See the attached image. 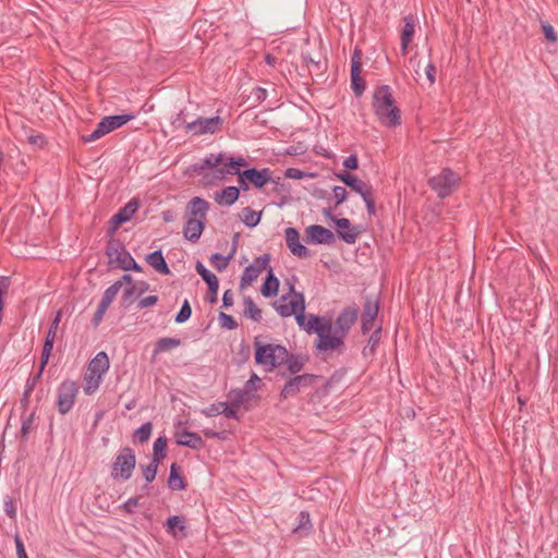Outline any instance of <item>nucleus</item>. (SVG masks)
Segmentation results:
<instances>
[{"label":"nucleus","instance_id":"obj_41","mask_svg":"<svg viewBox=\"0 0 558 558\" xmlns=\"http://www.w3.org/2000/svg\"><path fill=\"white\" fill-rule=\"evenodd\" d=\"M53 342H54V339L45 338V343H44L41 356H40V367H39V371L37 372V379L40 377L45 365L48 363L50 353L53 348Z\"/></svg>","mask_w":558,"mask_h":558},{"label":"nucleus","instance_id":"obj_5","mask_svg":"<svg viewBox=\"0 0 558 558\" xmlns=\"http://www.w3.org/2000/svg\"><path fill=\"white\" fill-rule=\"evenodd\" d=\"M316 349L319 352H342L344 349V337L332 330L331 320H325V327L317 329Z\"/></svg>","mask_w":558,"mask_h":558},{"label":"nucleus","instance_id":"obj_46","mask_svg":"<svg viewBox=\"0 0 558 558\" xmlns=\"http://www.w3.org/2000/svg\"><path fill=\"white\" fill-rule=\"evenodd\" d=\"M191 315H192V308H191L190 302L187 300H184L181 305L180 311L175 315L174 320L178 324H182V323H185L186 320H189Z\"/></svg>","mask_w":558,"mask_h":558},{"label":"nucleus","instance_id":"obj_13","mask_svg":"<svg viewBox=\"0 0 558 558\" xmlns=\"http://www.w3.org/2000/svg\"><path fill=\"white\" fill-rule=\"evenodd\" d=\"M379 311V301L376 296L367 295L363 305L361 330L364 335L374 328L375 319Z\"/></svg>","mask_w":558,"mask_h":558},{"label":"nucleus","instance_id":"obj_7","mask_svg":"<svg viewBox=\"0 0 558 558\" xmlns=\"http://www.w3.org/2000/svg\"><path fill=\"white\" fill-rule=\"evenodd\" d=\"M460 177L449 168H445L437 175L429 178V187L437 193L440 198L450 195L459 182Z\"/></svg>","mask_w":558,"mask_h":558},{"label":"nucleus","instance_id":"obj_61","mask_svg":"<svg viewBox=\"0 0 558 558\" xmlns=\"http://www.w3.org/2000/svg\"><path fill=\"white\" fill-rule=\"evenodd\" d=\"M425 74L427 76V80L430 85H433L436 81V66L432 61H428V63L424 66Z\"/></svg>","mask_w":558,"mask_h":558},{"label":"nucleus","instance_id":"obj_15","mask_svg":"<svg viewBox=\"0 0 558 558\" xmlns=\"http://www.w3.org/2000/svg\"><path fill=\"white\" fill-rule=\"evenodd\" d=\"M359 308L356 306L344 307L336 318L332 330L345 338L351 327L355 324Z\"/></svg>","mask_w":558,"mask_h":558},{"label":"nucleus","instance_id":"obj_8","mask_svg":"<svg viewBox=\"0 0 558 558\" xmlns=\"http://www.w3.org/2000/svg\"><path fill=\"white\" fill-rule=\"evenodd\" d=\"M272 306L281 317L294 315L298 325L304 327L305 298L303 293H295V299H291L289 304L272 303Z\"/></svg>","mask_w":558,"mask_h":558},{"label":"nucleus","instance_id":"obj_39","mask_svg":"<svg viewBox=\"0 0 558 558\" xmlns=\"http://www.w3.org/2000/svg\"><path fill=\"white\" fill-rule=\"evenodd\" d=\"M262 217V213H256L250 207H244L242 209L241 219L247 227H255L259 223Z\"/></svg>","mask_w":558,"mask_h":558},{"label":"nucleus","instance_id":"obj_9","mask_svg":"<svg viewBox=\"0 0 558 558\" xmlns=\"http://www.w3.org/2000/svg\"><path fill=\"white\" fill-rule=\"evenodd\" d=\"M222 124L223 120L219 116L211 118L199 117L195 121L184 124V129L194 136H201L221 131Z\"/></svg>","mask_w":558,"mask_h":558},{"label":"nucleus","instance_id":"obj_20","mask_svg":"<svg viewBox=\"0 0 558 558\" xmlns=\"http://www.w3.org/2000/svg\"><path fill=\"white\" fill-rule=\"evenodd\" d=\"M284 233L287 246L293 255L300 258L311 256V251L300 242V233L295 228L289 227L286 229Z\"/></svg>","mask_w":558,"mask_h":558},{"label":"nucleus","instance_id":"obj_60","mask_svg":"<svg viewBox=\"0 0 558 558\" xmlns=\"http://www.w3.org/2000/svg\"><path fill=\"white\" fill-rule=\"evenodd\" d=\"M208 287V295H207V301L211 304L216 303L218 298H217V294H218V289H219V281H216L214 283H210L207 286Z\"/></svg>","mask_w":558,"mask_h":558},{"label":"nucleus","instance_id":"obj_4","mask_svg":"<svg viewBox=\"0 0 558 558\" xmlns=\"http://www.w3.org/2000/svg\"><path fill=\"white\" fill-rule=\"evenodd\" d=\"M135 118L134 114H114L104 117L96 125V129L88 135H82L84 143L95 142L106 134L121 128Z\"/></svg>","mask_w":558,"mask_h":558},{"label":"nucleus","instance_id":"obj_11","mask_svg":"<svg viewBox=\"0 0 558 558\" xmlns=\"http://www.w3.org/2000/svg\"><path fill=\"white\" fill-rule=\"evenodd\" d=\"M106 255L109 258V264L114 265L117 268L123 269L126 263H130L132 256L123 243L117 239H110L106 246Z\"/></svg>","mask_w":558,"mask_h":558},{"label":"nucleus","instance_id":"obj_22","mask_svg":"<svg viewBox=\"0 0 558 558\" xmlns=\"http://www.w3.org/2000/svg\"><path fill=\"white\" fill-rule=\"evenodd\" d=\"M244 177L256 189H260L271 181V171L268 168L256 169L250 168L244 170Z\"/></svg>","mask_w":558,"mask_h":558},{"label":"nucleus","instance_id":"obj_52","mask_svg":"<svg viewBox=\"0 0 558 558\" xmlns=\"http://www.w3.org/2000/svg\"><path fill=\"white\" fill-rule=\"evenodd\" d=\"M109 305L106 304L105 302L100 301L95 314H94V317L92 319V324L93 326L96 328L99 326V324L101 323L102 318H104V315L106 314L107 310H108Z\"/></svg>","mask_w":558,"mask_h":558},{"label":"nucleus","instance_id":"obj_35","mask_svg":"<svg viewBox=\"0 0 558 558\" xmlns=\"http://www.w3.org/2000/svg\"><path fill=\"white\" fill-rule=\"evenodd\" d=\"M166 527H167V531L171 534H173L174 536L177 535V531H180L183 536L186 535V525H185V520L183 517H180V515H171L167 519V522H166Z\"/></svg>","mask_w":558,"mask_h":558},{"label":"nucleus","instance_id":"obj_36","mask_svg":"<svg viewBox=\"0 0 558 558\" xmlns=\"http://www.w3.org/2000/svg\"><path fill=\"white\" fill-rule=\"evenodd\" d=\"M167 437L165 436H160L158 437L155 442H154V447H153V458L151 460L157 462V463H160L167 456Z\"/></svg>","mask_w":558,"mask_h":558},{"label":"nucleus","instance_id":"obj_28","mask_svg":"<svg viewBox=\"0 0 558 558\" xmlns=\"http://www.w3.org/2000/svg\"><path fill=\"white\" fill-rule=\"evenodd\" d=\"M279 279L274 275L271 268H269L268 274L263 282L260 288V293L265 298H271L277 295L279 290Z\"/></svg>","mask_w":558,"mask_h":558},{"label":"nucleus","instance_id":"obj_59","mask_svg":"<svg viewBox=\"0 0 558 558\" xmlns=\"http://www.w3.org/2000/svg\"><path fill=\"white\" fill-rule=\"evenodd\" d=\"M230 173L238 175V182H239V191H248L250 190V182L244 177V171H240L239 169H235L234 171H229Z\"/></svg>","mask_w":558,"mask_h":558},{"label":"nucleus","instance_id":"obj_40","mask_svg":"<svg viewBox=\"0 0 558 558\" xmlns=\"http://www.w3.org/2000/svg\"><path fill=\"white\" fill-rule=\"evenodd\" d=\"M380 331L381 327L379 326L377 329H375L372 335L369 336L367 344L364 347L362 353L364 356H368L374 354L379 341H380Z\"/></svg>","mask_w":558,"mask_h":558},{"label":"nucleus","instance_id":"obj_62","mask_svg":"<svg viewBox=\"0 0 558 558\" xmlns=\"http://www.w3.org/2000/svg\"><path fill=\"white\" fill-rule=\"evenodd\" d=\"M136 288L134 284L126 287L122 293V301L125 304H131L134 300Z\"/></svg>","mask_w":558,"mask_h":558},{"label":"nucleus","instance_id":"obj_51","mask_svg":"<svg viewBox=\"0 0 558 558\" xmlns=\"http://www.w3.org/2000/svg\"><path fill=\"white\" fill-rule=\"evenodd\" d=\"M35 387V376H29L26 383V389L23 395V398L21 399V407L25 410L28 407L29 403V396L32 390Z\"/></svg>","mask_w":558,"mask_h":558},{"label":"nucleus","instance_id":"obj_29","mask_svg":"<svg viewBox=\"0 0 558 558\" xmlns=\"http://www.w3.org/2000/svg\"><path fill=\"white\" fill-rule=\"evenodd\" d=\"M239 196V187L227 186L216 194L215 201L220 205L231 206L238 201Z\"/></svg>","mask_w":558,"mask_h":558},{"label":"nucleus","instance_id":"obj_3","mask_svg":"<svg viewBox=\"0 0 558 558\" xmlns=\"http://www.w3.org/2000/svg\"><path fill=\"white\" fill-rule=\"evenodd\" d=\"M136 466V456L132 448L123 447L119 450L111 466V477L113 480L128 481L132 477Z\"/></svg>","mask_w":558,"mask_h":558},{"label":"nucleus","instance_id":"obj_21","mask_svg":"<svg viewBox=\"0 0 558 558\" xmlns=\"http://www.w3.org/2000/svg\"><path fill=\"white\" fill-rule=\"evenodd\" d=\"M209 208L210 204L206 199L199 196L192 197L186 205V218L206 221Z\"/></svg>","mask_w":558,"mask_h":558},{"label":"nucleus","instance_id":"obj_31","mask_svg":"<svg viewBox=\"0 0 558 558\" xmlns=\"http://www.w3.org/2000/svg\"><path fill=\"white\" fill-rule=\"evenodd\" d=\"M168 486L172 490H184L186 488V483L181 476L180 466L177 463H172L170 466Z\"/></svg>","mask_w":558,"mask_h":558},{"label":"nucleus","instance_id":"obj_45","mask_svg":"<svg viewBox=\"0 0 558 558\" xmlns=\"http://www.w3.org/2000/svg\"><path fill=\"white\" fill-rule=\"evenodd\" d=\"M120 290H121V283L120 282L112 283L110 287H108L105 290V292L102 294L101 301L110 306V304L116 299V296H117V294L119 293Z\"/></svg>","mask_w":558,"mask_h":558},{"label":"nucleus","instance_id":"obj_17","mask_svg":"<svg viewBox=\"0 0 558 558\" xmlns=\"http://www.w3.org/2000/svg\"><path fill=\"white\" fill-rule=\"evenodd\" d=\"M335 241V234L320 225H311L305 229L306 243L331 245Z\"/></svg>","mask_w":558,"mask_h":558},{"label":"nucleus","instance_id":"obj_33","mask_svg":"<svg viewBox=\"0 0 558 558\" xmlns=\"http://www.w3.org/2000/svg\"><path fill=\"white\" fill-rule=\"evenodd\" d=\"M222 160H223V156L221 154H219V155L210 154L205 159H203L201 162L195 163L193 166V170L197 173H201L205 169L216 168L217 166H219L222 162Z\"/></svg>","mask_w":558,"mask_h":558},{"label":"nucleus","instance_id":"obj_32","mask_svg":"<svg viewBox=\"0 0 558 558\" xmlns=\"http://www.w3.org/2000/svg\"><path fill=\"white\" fill-rule=\"evenodd\" d=\"M244 316L259 323L263 318L262 310L255 304L251 296L243 298Z\"/></svg>","mask_w":558,"mask_h":558},{"label":"nucleus","instance_id":"obj_23","mask_svg":"<svg viewBox=\"0 0 558 558\" xmlns=\"http://www.w3.org/2000/svg\"><path fill=\"white\" fill-rule=\"evenodd\" d=\"M205 223L206 221L202 219L186 218L183 227L184 238L192 243H196L205 229Z\"/></svg>","mask_w":558,"mask_h":558},{"label":"nucleus","instance_id":"obj_53","mask_svg":"<svg viewBox=\"0 0 558 558\" xmlns=\"http://www.w3.org/2000/svg\"><path fill=\"white\" fill-rule=\"evenodd\" d=\"M269 260V254H264L262 256L256 257L253 264H251L250 266H253L255 270H258V274L260 275L262 271L268 267Z\"/></svg>","mask_w":558,"mask_h":558},{"label":"nucleus","instance_id":"obj_48","mask_svg":"<svg viewBox=\"0 0 558 558\" xmlns=\"http://www.w3.org/2000/svg\"><path fill=\"white\" fill-rule=\"evenodd\" d=\"M35 417V411H32L29 415L23 420L21 427V440H26L31 432L33 430V420Z\"/></svg>","mask_w":558,"mask_h":558},{"label":"nucleus","instance_id":"obj_14","mask_svg":"<svg viewBox=\"0 0 558 558\" xmlns=\"http://www.w3.org/2000/svg\"><path fill=\"white\" fill-rule=\"evenodd\" d=\"M361 72L362 52L360 49L355 48L351 57V87L356 97L362 96L366 87Z\"/></svg>","mask_w":558,"mask_h":558},{"label":"nucleus","instance_id":"obj_58","mask_svg":"<svg viewBox=\"0 0 558 558\" xmlns=\"http://www.w3.org/2000/svg\"><path fill=\"white\" fill-rule=\"evenodd\" d=\"M333 196L336 198L335 206L338 207L340 204H342L347 199V190L343 186L337 185L332 189Z\"/></svg>","mask_w":558,"mask_h":558},{"label":"nucleus","instance_id":"obj_27","mask_svg":"<svg viewBox=\"0 0 558 558\" xmlns=\"http://www.w3.org/2000/svg\"><path fill=\"white\" fill-rule=\"evenodd\" d=\"M146 262L159 274L169 275L170 268L160 250L154 251L146 256Z\"/></svg>","mask_w":558,"mask_h":558},{"label":"nucleus","instance_id":"obj_49","mask_svg":"<svg viewBox=\"0 0 558 558\" xmlns=\"http://www.w3.org/2000/svg\"><path fill=\"white\" fill-rule=\"evenodd\" d=\"M320 327H325V322L319 316L310 314L307 325L305 326L306 331H314L317 335V329Z\"/></svg>","mask_w":558,"mask_h":558},{"label":"nucleus","instance_id":"obj_10","mask_svg":"<svg viewBox=\"0 0 558 558\" xmlns=\"http://www.w3.org/2000/svg\"><path fill=\"white\" fill-rule=\"evenodd\" d=\"M109 369V357L106 352H99L89 362L87 372L90 373V379H95L94 386H86L85 392L90 393L98 388L101 376Z\"/></svg>","mask_w":558,"mask_h":558},{"label":"nucleus","instance_id":"obj_16","mask_svg":"<svg viewBox=\"0 0 558 558\" xmlns=\"http://www.w3.org/2000/svg\"><path fill=\"white\" fill-rule=\"evenodd\" d=\"M138 201L133 198L125 206L120 208L109 220L108 234H114L122 223L129 221L138 209Z\"/></svg>","mask_w":558,"mask_h":558},{"label":"nucleus","instance_id":"obj_30","mask_svg":"<svg viewBox=\"0 0 558 558\" xmlns=\"http://www.w3.org/2000/svg\"><path fill=\"white\" fill-rule=\"evenodd\" d=\"M228 398L233 407L240 408L241 405H245L251 402L254 399V393L245 388L234 389L229 392Z\"/></svg>","mask_w":558,"mask_h":558},{"label":"nucleus","instance_id":"obj_19","mask_svg":"<svg viewBox=\"0 0 558 558\" xmlns=\"http://www.w3.org/2000/svg\"><path fill=\"white\" fill-rule=\"evenodd\" d=\"M338 228V236L348 244H354L362 230L357 226H352L348 218L333 219Z\"/></svg>","mask_w":558,"mask_h":558},{"label":"nucleus","instance_id":"obj_25","mask_svg":"<svg viewBox=\"0 0 558 558\" xmlns=\"http://www.w3.org/2000/svg\"><path fill=\"white\" fill-rule=\"evenodd\" d=\"M338 178L352 191L356 192L362 196V193H366L372 187L367 185L364 181L359 179L356 175L351 174L347 171H343L342 173L338 174Z\"/></svg>","mask_w":558,"mask_h":558},{"label":"nucleus","instance_id":"obj_37","mask_svg":"<svg viewBox=\"0 0 558 558\" xmlns=\"http://www.w3.org/2000/svg\"><path fill=\"white\" fill-rule=\"evenodd\" d=\"M153 430V425L150 422H146L141 425L133 434V441L145 444L148 441Z\"/></svg>","mask_w":558,"mask_h":558},{"label":"nucleus","instance_id":"obj_64","mask_svg":"<svg viewBox=\"0 0 558 558\" xmlns=\"http://www.w3.org/2000/svg\"><path fill=\"white\" fill-rule=\"evenodd\" d=\"M284 177L289 179L301 180L306 177V173L296 168H288L284 172Z\"/></svg>","mask_w":558,"mask_h":558},{"label":"nucleus","instance_id":"obj_26","mask_svg":"<svg viewBox=\"0 0 558 558\" xmlns=\"http://www.w3.org/2000/svg\"><path fill=\"white\" fill-rule=\"evenodd\" d=\"M179 446L189 447L191 449H201L204 447V440L194 432L183 430L177 439Z\"/></svg>","mask_w":558,"mask_h":558},{"label":"nucleus","instance_id":"obj_47","mask_svg":"<svg viewBox=\"0 0 558 558\" xmlns=\"http://www.w3.org/2000/svg\"><path fill=\"white\" fill-rule=\"evenodd\" d=\"M159 463L150 461L147 465H142V472L147 483H151L157 474Z\"/></svg>","mask_w":558,"mask_h":558},{"label":"nucleus","instance_id":"obj_54","mask_svg":"<svg viewBox=\"0 0 558 558\" xmlns=\"http://www.w3.org/2000/svg\"><path fill=\"white\" fill-rule=\"evenodd\" d=\"M223 403L225 402L214 403L210 407L204 409L202 411V413L204 415H206L207 417H211V416H216V415L222 414V411L226 410V408H223Z\"/></svg>","mask_w":558,"mask_h":558},{"label":"nucleus","instance_id":"obj_56","mask_svg":"<svg viewBox=\"0 0 558 558\" xmlns=\"http://www.w3.org/2000/svg\"><path fill=\"white\" fill-rule=\"evenodd\" d=\"M302 58L310 72L315 71L319 73L322 71L320 61H315L310 54H302Z\"/></svg>","mask_w":558,"mask_h":558},{"label":"nucleus","instance_id":"obj_42","mask_svg":"<svg viewBox=\"0 0 558 558\" xmlns=\"http://www.w3.org/2000/svg\"><path fill=\"white\" fill-rule=\"evenodd\" d=\"M232 257V254H230L229 256H223L220 253H214L210 256L209 260L214 268H216L218 271H223L228 267L230 259Z\"/></svg>","mask_w":558,"mask_h":558},{"label":"nucleus","instance_id":"obj_34","mask_svg":"<svg viewBox=\"0 0 558 558\" xmlns=\"http://www.w3.org/2000/svg\"><path fill=\"white\" fill-rule=\"evenodd\" d=\"M181 344V340L179 338H170L163 337L157 340L155 343L154 355H157L161 352L170 351Z\"/></svg>","mask_w":558,"mask_h":558},{"label":"nucleus","instance_id":"obj_63","mask_svg":"<svg viewBox=\"0 0 558 558\" xmlns=\"http://www.w3.org/2000/svg\"><path fill=\"white\" fill-rule=\"evenodd\" d=\"M3 510L7 515L11 519L15 517V506L14 500L11 497H7L3 502Z\"/></svg>","mask_w":558,"mask_h":558},{"label":"nucleus","instance_id":"obj_43","mask_svg":"<svg viewBox=\"0 0 558 558\" xmlns=\"http://www.w3.org/2000/svg\"><path fill=\"white\" fill-rule=\"evenodd\" d=\"M259 274L258 270H255L253 266H247L241 277L240 280V288L244 289L247 286H250L254 280L258 278Z\"/></svg>","mask_w":558,"mask_h":558},{"label":"nucleus","instance_id":"obj_50","mask_svg":"<svg viewBox=\"0 0 558 558\" xmlns=\"http://www.w3.org/2000/svg\"><path fill=\"white\" fill-rule=\"evenodd\" d=\"M218 318L222 328L233 330L239 326L238 322L231 315L226 314L223 312L219 313Z\"/></svg>","mask_w":558,"mask_h":558},{"label":"nucleus","instance_id":"obj_1","mask_svg":"<svg viewBox=\"0 0 558 558\" xmlns=\"http://www.w3.org/2000/svg\"><path fill=\"white\" fill-rule=\"evenodd\" d=\"M372 106L378 120L388 128L401 124V111L396 105L390 86H377L373 93Z\"/></svg>","mask_w":558,"mask_h":558},{"label":"nucleus","instance_id":"obj_57","mask_svg":"<svg viewBox=\"0 0 558 558\" xmlns=\"http://www.w3.org/2000/svg\"><path fill=\"white\" fill-rule=\"evenodd\" d=\"M542 29H543V33H544V36L545 38L550 41V43H557L558 40V36L554 29V27L546 23V22H543L542 23Z\"/></svg>","mask_w":558,"mask_h":558},{"label":"nucleus","instance_id":"obj_38","mask_svg":"<svg viewBox=\"0 0 558 558\" xmlns=\"http://www.w3.org/2000/svg\"><path fill=\"white\" fill-rule=\"evenodd\" d=\"M299 522L298 525L293 529L294 533H305L306 535L312 531V522L310 518V513L307 511H301L299 513Z\"/></svg>","mask_w":558,"mask_h":558},{"label":"nucleus","instance_id":"obj_18","mask_svg":"<svg viewBox=\"0 0 558 558\" xmlns=\"http://www.w3.org/2000/svg\"><path fill=\"white\" fill-rule=\"evenodd\" d=\"M306 362V356L301 354H293L287 350V356L282 359V365H286L287 369L279 371L277 376L286 378L288 375H299V373L304 368Z\"/></svg>","mask_w":558,"mask_h":558},{"label":"nucleus","instance_id":"obj_6","mask_svg":"<svg viewBox=\"0 0 558 558\" xmlns=\"http://www.w3.org/2000/svg\"><path fill=\"white\" fill-rule=\"evenodd\" d=\"M286 384L280 391V400L296 397L302 389L314 386L320 376L314 374L288 375Z\"/></svg>","mask_w":558,"mask_h":558},{"label":"nucleus","instance_id":"obj_12","mask_svg":"<svg viewBox=\"0 0 558 558\" xmlns=\"http://www.w3.org/2000/svg\"><path fill=\"white\" fill-rule=\"evenodd\" d=\"M78 387L74 381H63L59 388L58 393V410L61 414L68 413L75 401Z\"/></svg>","mask_w":558,"mask_h":558},{"label":"nucleus","instance_id":"obj_24","mask_svg":"<svg viewBox=\"0 0 558 558\" xmlns=\"http://www.w3.org/2000/svg\"><path fill=\"white\" fill-rule=\"evenodd\" d=\"M403 28L401 31V53L405 56L408 53L409 44L412 41L415 33V19L413 15H407L403 17Z\"/></svg>","mask_w":558,"mask_h":558},{"label":"nucleus","instance_id":"obj_55","mask_svg":"<svg viewBox=\"0 0 558 558\" xmlns=\"http://www.w3.org/2000/svg\"><path fill=\"white\" fill-rule=\"evenodd\" d=\"M362 198L365 202L367 214L369 216L375 215L376 208H375V201L373 197L372 189L367 191L366 193H362Z\"/></svg>","mask_w":558,"mask_h":558},{"label":"nucleus","instance_id":"obj_44","mask_svg":"<svg viewBox=\"0 0 558 558\" xmlns=\"http://www.w3.org/2000/svg\"><path fill=\"white\" fill-rule=\"evenodd\" d=\"M195 269L197 271V274L202 277V279L208 284L210 283H214L216 281H218V278L215 274H213L211 271H209L204 265L202 262H197L196 265H195Z\"/></svg>","mask_w":558,"mask_h":558},{"label":"nucleus","instance_id":"obj_2","mask_svg":"<svg viewBox=\"0 0 558 558\" xmlns=\"http://www.w3.org/2000/svg\"><path fill=\"white\" fill-rule=\"evenodd\" d=\"M255 354L254 360L257 365L264 367L266 372H272L282 365V359L287 356V348L281 344H264L259 337L254 339Z\"/></svg>","mask_w":558,"mask_h":558}]
</instances>
